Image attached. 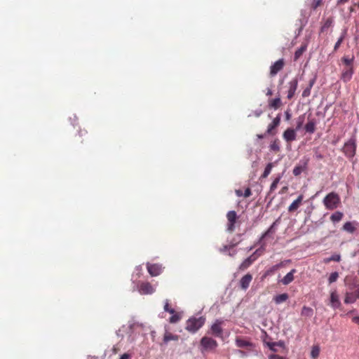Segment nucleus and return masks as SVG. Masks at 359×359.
I'll return each instance as SVG.
<instances>
[{"mask_svg": "<svg viewBox=\"0 0 359 359\" xmlns=\"http://www.w3.org/2000/svg\"><path fill=\"white\" fill-rule=\"evenodd\" d=\"M323 203L327 210H333L340 205L341 198L338 194L332 191L325 196Z\"/></svg>", "mask_w": 359, "mask_h": 359, "instance_id": "f257e3e1", "label": "nucleus"}, {"mask_svg": "<svg viewBox=\"0 0 359 359\" xmlns=\"http://www.w3.org/2000/svg\"><path fill=\"white\" fill-rule=\"evenodd\" d=\"M205 322V318L203 316L190 318L187 320L185 329L189 332L195 333L203 326Z\"/></svg>", "mask_w": 359, "mask_h": 359, "instance_id": "f03ea898", "label": "nucleus"}, {"mask_svg": "<svg viewBox=\"0 0 359 359\" xmlns=\"http://www.w3.org/2000/svg\"><path fill=\"white\" fill-rule=\"evenodd\" d=\"M356 149V140L355 138L352 137L344 143L341 149V151L344 153L346 158L351 160L355 155Z\"/></svg>", "mask_w": 359, "mask_h": 359, "instance_id": "7ed1b4c3", "label": "nucleus"}, {"mask_svg": "<svg viewBox=\"0 0 359 359\" xmlns=\"http://www.w3.org/2000/svg\"><path fill=\"white\" fill-rule=\"evenodd\" d=\"M200 345L202 347V352L210 351L215 350L217 347L218 343L211 337H203L200 341Z\"/></svg>", "mask_w": 359, "mask_h": 359, "instance_id": "20e7f679", "label": "nucleus"}, {"mask_svg": "<svg viewBox=\"0 0 359 359\" xmlns=\"http://www.w3.org/2000/svg\"><path fill=\"white\" fill-rule=\"evenodd\" d=\"M227 224L226 230L229 233H232L235 231L236 223L238 219V216L234 210L229 211L226 214Z\"/></svg>", "mask_w": 359, "mask_h": 359, "instance_id": "39448f33", "label": "nucleus"}, {"mask_svg": "<svg viewBox=\"0 0 359 359\" xmlns=\"http://www.w3.org/2000/svg\"><path fill=\"white\" fill-rule=\"evenodd\" d=\"M285 62L283 58L279 59L275 62L270 67V76H275L285 67Z\"/></svg>", "mask_w": 359, "mask_h": 359, "instance_id": "423d86ee", "label": "nucleus"}, {"mask_svg": "<svg viewBox=\"0 0 359 359\" xmlns=\"http://www.w3.org/2000/svg\"><path fill=\"white\" fill-rule=\"evenodd\" d=\"M222 321L221 320H216L210 327V334L216 337H222L223 329L222 327Z\"/></svg>", "mask_w": 359, "mask_h": 359, "instance_id": "0eeeda50", "label": "nucleus"}, {"mask_svg": "<svg viewBox=\"0 0 359 359\" xmlns=\"http://www.w3.org/2000/svg\"><path fill=\"white\" fill-rule=\"evenodd\" d=\"M147 269L149 273L151 276H157L162 273L163 267L161 264H149L147 263Z\"/></svg>", "mask_w": 359, "mask_h": 359, "instance_id": "6e6552de", "label": "nucleus"}, {"mask_svg": "<svg viewBox=\"0 0 359 359\" xmlns=\"http://www.w3.org/2000/svg\"><path fill=\"white\" fill-rule=\"evenodd\" d=\"M139 291L142 294H151L155 292V288L149 282H142L139 285Z\"/></svg>", "mask_w": 359, "mask_h": 359, "instance_id": "1a4fd4ad", "label": "nucleus"}, {"mask_svg": "<svg viewBox=\"0 0 359 359\" xmlns=\"http://www.w3.org/2000/svg\"><path fill=\"white\" fill-rule=\"evenodd\" d=\"M333 24L334 19L332 17H329L326 19H323L321 21L320 34L327 33L328 30L332 27Z\"/></svg>", "mask_w": 359, "mask_h": 359, "instance_id": "9d476101", "label": "nucleus"}, {"mask_svg": "<svg viewBox=\"0 0 359 359\" xmlns=\"http://www.w3.org/2000/svg\"><path fill=\"white\" fill-rule=\"evenodd\" d=\"M288 85H289V88H288V90H287V98L288 100H291L294 94H295V92L297 89V87H298V80L296 78H294L292 79L289 83H288Z\"/></svg>", "mask_w": 359, "mask_h": 359, "instance_id": "9b49d317", "label": "nucleus"}, {"mask_svg": "<svg viewBox=\"0 0 359 359\" xmlns=\"http://www.w3.org/2000/svg\"><path fill=\"white\" fill-rule=\"evenodd\" d=\"M296 131L297 130L291 128L286 129L283 134V139L288 143L295 140L297 137Z\"/></svg>", "mask_w": 359, "mask_h": 359, "instance_id": "f8f14e48", "label": "nucleus"}, {"mask_svg": "<svg viewBox=\"0 0 359 359\" xmlns=\"http://www.w3.org/2000/svg\"><path fill=\"white\" fill-rule=\"evenodd\" d=\"M353 73H354L353 67H344V69H343L341 74V79L344 82L346 83L351 79Z\"/></svg>", "mask_w": 359, "mask_h": 359, "instance_id": "ddd939ff", "label": "nucleus"}, {"mask_svg": "<svg viewBox=\"0 0 359 359\" xmlns=\"http://www.w3.org/2000/svg\"><path fill=\"white\" fill-rule=\"evenodd\" d=\"M359 299V289L354 292H346L344 299L345 304H353Z\"/></svg>", "mask_w": 359, "mask_h": 359, "instance_id": "4468645a", "label": "nucleus"}, {"mask_svg": "<svg viewBox=\"0 0 359 359\" xmlns=\"http://www.w3.org/2000/svg\"><path fill=\"white\" fill-rule=\"evenodd\" d=\"M236 344L239 348H245L248 350H252L254 348V344L252 342L241 337L236 339Z\"/></svg>", "mask_w": 359, "mask_h": 359, "instance_id": "2eb2a0df", "label": "nucleus"}, {"mask_svg": "<svg viewBox=\"0 0 359 359\" xmlns=\"http://www.w3.org/2000/svg\"><path fill=\"white\" fill-rule=\"evenodd\" d=\"M304 199V195L300 194L296 200H294L288 207V211L290 212H293L297 210L300 205H302V201Z\"/></svg>", "mask_w": 359, "mask_h": 359, "instance_id": "dca6fc26", "label": "nucleus"}, {"mask_svg": "<svg viewBox=\"0 0 359 359\" xmlns=\"http://www.w3.org/2000/svg\"><path fill=\"white\" fill-rule=\"evenodd\" d=\"M330 305L333 309L339 308L341 306L339 297L336 291H333L330 294Z\"/></svg>", "mask_w": 359, "mask_h": 359, "instance_id": "f3484780", "label": "nucleus"}, {"mask_svg": "<svg viewBox=\"0 0 359 359\" xmlns=\"http://www.w3.org/2000/svg\"><path fill=\"white\" fill-rule=\"evenodd\" d=\"M297 272V270L293 269H292L289 273H287L281 280L280 283L284 285H287L290 283H292L294 279V274Z\"/></svg>", "mask_w": 359, "mask_h": 359, "instance_id": "a211bd4d", "label": "nucleus"}, {"mask_svg": "<svg viewBox=\"0 0 359 359\" xmlns=\"http://www.w3.org/2000/svg\"><path fill=\"white\" fill-rule=\"evenodd\" d=\"M280 123V116L278 114L276 118H273V121L268 126L266 133L274 134L273 130L277 128Z\"/></svg>", "mask_w": 359, "mask_h": 359, "instance_id": "6ab92c4d", "label": "nucleus"}, {"mask_svg": "<svg viewBox=\"0 0 359 359\" xmlns=\"http://www.w3.org/2000/svg\"><path fill=\"white\" fill-rule=\"evenodd\" d=\"M307 161L304 163H299L297 164L293 169L292 173L294 176H299L302 174V172L305 171L307 168Z\"/></svg>", "mask_w": 359, "mask_h": 359, "instance_id": "aec40b11", "label": "nucleus"}, {"mask_svg": "<svg viewBox=\"0 0 359 359\" xmlns=\"http://www.w3.org/2000/svg\"><path fill=\"white\" fill-rule=\"evenodd\" d=\"M257 259L255 255H252L247 259H245L239 266V269L241 271H244L248 269Z\"/></svg>", "mask_w": 359, "mask_h": 359, "instance_id": "412c9836", "label": "nucleus"}, {"mask_svg": "<svg viewBox=\"0 0 359 359\" xmlns=\"http://www.w3.org/2000/svg\"><path fill=\"white\" fill-rule=\"evenodd\" d=\"M252 280V276L251 274L248 273L245 275L240 280L241 287L243 290H246L249 285L250 282Z\"/></svg>", "mask_w": 359, "mask_h": 359, "instance_id": "4be33fe9", "label": "nucleus"}, {"mask_svg": "<svg viewBox=\"0 0 359 359\" xmlns=\"http://www.w3.org/2000/svg\"><path fill=\"white\" fill-rule=\"evenodd\" d=\"M269 107L273 109H279L282 105V102L280 97H276L274 99H271L268 102Z\"/></svg>", "mask_w": 359, "mask_h": 359, "instance_id": "5701e85b", "label": "nucleus"}, {"mask_svg": "<svg viewBox=\"0 0 359 359\" xmlns=\"http://www.w3.org/2000/svg\"><path fill=\"white\" fill-rule=\"evenodd\" d=\"M316 83V77L311 79L309 82L308 86L303 90L302 92V97H307L311 95V90L312 87Z\"/></svg>", "mask_w": 359, "mask_h": 359, "instance_id": "b1692460", "label": "nucleus"}, {"mask_svg": "<svg viewBox=\"0 0 359 359\" xmlns=\"http://www.w3.org/2000/svg\"><path fill=\"white\" fill-rule=\"evenodd\" d=\"M316 123L314 119L309 120L304 126L306 132L310 134L313 133L316 130Z\"/></svg>", "mask_w": 359, "mask_h": 359, "instance_id": "393cba45", "label": "nucleus"}, {"mask_svg": "<svg viewBox=\"0 0 359 359\" xmlns=\"http://www.w3.org/2000/svg\"><path fill=\"white\" fill-rule=\"evenodd\" d=\"M307 49V44H302L294 53V60L297 61Z\"/></svg>", "mask_w": 359, "mask_h": 359, "instance_id": "a878e982", "label": "nucleus"}, {"mask_svg": "<svg viewBox=\"0 0 359 359\" xmlns=\"http://www.w3.org/2000/svg\"><path fill=\"white\" fill-rule=\"evenodd\" d=\"M320 348L319 345H313L311 348V357L313 359H317L320 355Z\"/></svg>", "mask_w": 359, "mask_h": 359, "instance_id": "bb28decb", "label": "nucleus"}, {"mask_svg": "<svg viewBox=\"0 0 359 359\" xmlns=\"http://www.w3.org/2000/svg\"><path fill=\"white\" fill-rule=\"evenodd\" d=\"M288 294L287 293L280 294L278 295H276L274 297V302L276 304H279L284 302H285L288 299Z\"/></svg>", "mask_w": 359, "mask_h": 359, "instance_id": "cd10ccee", "label": "nucleus"}, {"mask_svg": "<svg viewBox=\"0 0 359 359\" xmlns=\"http://www.w3.org/2000/svg\"><path fill=\"white\" fill-rule=\"evenodd\" d=\"M346 33H347V30L346 29H344L341 35V36L338 39L337 41L336 42V43L334 44V51L336 52L339 46H341V44L342 43L346 35Z\"/></svg>", "mask_w": 359, "mask_h": 359, "instance_id": "c85d7f7f", "label": "nucleus"}, {"mask_svg": "<svg viewBox=\"0 0 359 359\" xmlns=\"http://www.w3.org/2000/svg\"><path fill=\"white\" fill-rule=\"evenodd\" d=\"M179 339V336L176 334H172L170 332H165L163 337V341L167 343L169 341L174 340L177 341Z\"/></svg>", "mask_w": 359, "mask_h": 359, "instance_id": "c756f323", "label": "nucleus"}, {"mask_svg": "<svg viewBox=\"0 0 359 359\" xmlns=\"http://www.w3.org/2000/svg\"><path fill=\"white\" fill-rule=\"evenodd\" d=\"M343 216H344V215L341 212L337 211L331 215L330 219L334 223L338 222L341 220V219L343 218Z\"/></svg>", "mask_w": 359, "mask_h": 359, "instance_id": "7c9ffc66", "label": "nucleus"}, {"mask_svg": "<svg viewBox=\"0 0 359 359\" xmlns=\"http://www.w3.org/2000/svg\"><path fill=\"white\" fill-rule=\"evenodd\" d=\"M353 60H354V56H352L351 57H348L347 56H344L341 58V62L345 65V67H353Z\"/></svg>", "mask_w": 359, "mask_h": 359, "instance_id": "2f4dec72", "label": "nucleus"}, {"mask_svg": "<svg viewBox=\"0 0 359 359\" xmlns=\"http://www.w3.org/2000/svg\"><path fill=\"white\" fill-rule=\"evenodd\" d=\"M273 168V163H269L265 169H264V171L263 172V174L262 175L261 177L262 178H266L269 174L271 173V170L272 168Z\"/></svg>", "mask_w": 359, "mask_h": 359, "instance_id": "473e14b6", "label": "nucleus"}, {"mask_svg": "<svg viewBox=\"0 0 359 359\" xmlns=\"http://www.w3.org/2000/svg\"><path fill=\"white\" fill-rule=\"evenodd\" d=\"M270 149L275 152H278L280 149V141L278 139H276L273 141L270 144Z\"/></svg>", "mask_w": 359, "mask_h": 359, "instance_id": "72a5a7b5", "label": "nucleus"}, {"mask_svg": "<svg viewBox=\"0 0 359 359\" xmlns=\"http://www.w3.org/2000/svg\"><path fill=\"white\" fill-rule=\"evenodd\" d=\"M343 229L349 233H353L355 230V227L351 222H346L343 226Z\"/></svg>", "mask_w": 359, "mask_h": 359, "instance_id": "f704fd0d", "label": "nucleus"}, {"mask_svg": "<svg viewBox=\"0 0 359 359\" xmlns=\"http://www.w3.org/2000/svg\"><path fill=\"white\" fill-rule=\"evenodd\" d=\"M305 121V115L299 116L296 121V128L295 130H299L303 126Z\"/></svg>", "mask_w": 359, "mask_h": 359, "instance_id": "c9c22d12", "label": "nucleus"}, {"mask_svg": "<svg viewBox=\"0 0 359 359\" xmlns=\"http://www.w3.org/2000/svg\"><path fill=\"white\" fill-rule=\"evenodd\" d=\"M313 315V309L306 306H303L302 310V316L311 317Z\"/></svg>", "mask_w": 359, "mask_h": 359, "instance_id": "e433bc0d", "label": "nucleus"}, {"mask_svg": "<svg viewBox=\"0 0 359 359\" xmlns=\"http://www.w3.org/2000/svg\"><path fill=\"white\" fill-rule=\"evenodd\" d=\"M172 314V316L169 319V322L170 323H176L177 322H179L181 319V315L178 313H176L175 311L174 313H171Z\"/></svg>", "mask_w": 359, "mask_h": 359, "instance_id": "4c0bfd02", "label": "nucleus"}, {"mask_svg": "<svg viewBox=\"0 0 359 359\" xmlns=\"http://www.w3.org/2000/svg\"><path fill=\"white\" fill-rule=\"evenodd\" d=\"M280 178H281V177L278 176L276 179H274V180L273 181V182L271 183V184L270 186L269 192H273V191H275V189L277 188V186L280 180Z\"/></svg>", "mask_w": 359, "mask_h": 359, "instance_id": "58836bf2", "label": "nucleus"}, {"mask_svg": "<svg viewBox=\"0 0 359 359\" xmlns=\"http://www.w3.org/2000/svg\"><path fill=\"white\" fill-rule=\"evenodd\" d=\"M283 345V342H271V343H268V346L269 347V348L271 351H274V352L277 351V349L276 348V346H282Z\"/></svg>", "mask_w": 359, "mask_h": 359, "instance_id": "ea45409f", "label": "nucleus"}, {"mask_svg": "<svg viewBox=\"0 0 359 359\" xmlns=\"http://www.w3.org/2000/svg\"><path fill=\"white\" fill-rule=\"evenodd\" d=\"M338 278H339V273L337 272L332 273L330 275L329 278H328L329 283L331 284V283L337 281Z\"/></svg>", "mask_w": 359, "mask_h": 359, "instance_id": "a19ab883", "label": "nucleus"}, {"mask_svg": "<svg viewBox=\"0 0 359 359\" xmlns=\"http://www.w3.org/2000/svg\"><path fill=\"white\" fill-rule=\"evenodd\" d=\"M163 309H164L165 311L168 312L170 313H175V309L170 307L169 302H168V299L165 302V304H164V308Z\"/></svg>", "mask_w": 359, "mask_h": 359, "instance_id": "79ce46f5", "label": "nucleus"}, {"mask_svg": "<svg viewBox=\"0 0 359 359\" xmlns=\"http://www.w3.org/2000/svg\"><path fill=\"white\" fill-rule=\"evenodd\" d=\"M322 4V1L321 0H313L312 4H311V7L313 8V9H316L317 8L318 6H320Z\"/></svg>", "mask_w": 359, "mask_h": 359, "instance_id": "37998d69", "label": "nucleus"}, {"mask_svg": "<svg viewBox=\"0 0 359 359\" xmlns=\"http://www.w3.org/2000/svg\"><path fill=\"white\" fill-rule=\"evenodd\" d=\"M269 359H287V358L278 354H270L269 355Z\"/></svg>", "mask_w": 359, "mask_h": 359, "instance_id": "c03bdc74", "label": "nucleus"}, {"mask_svg": "<svg viewBox=\"0 0 359 359\" xmlns=\"http://www.w3.org/2000/svg\"><path fill=\"white\" fill-rule=\"evenodd\" d=\"M332 262H339L341 260V256L339 254H334L331 257Z\"/></svg>", "mask_w": 359, "mask_h": 359, "instance_id": "a18cd8bd", "label": "nucleus"}, {"mask_svg": "<svg viewBox=\"0 0 359 359\" xmlns=\"http://www.w3.org/2000/svg\"><path fill=\"white\" fill-rule=\"evenodd\" d=\"M279 266H280L279 264L273 266L270 270L266 271L265 276H267V275H269L270 273H273V271H276V269H278L279 268Z\"/></svg>", "mask_w": 359, "mask_h": 359, "instance_id": "49530a36", "label": "nucleus"}, {"mask_svg": "<svg viewBox=\"0 0 359 359\" xmlns=\"http://www.w3.org/2000/svg\"><path fill=\"white\" fill-rule=\"evenodd\" d=\"M274 224H275V223H273V224L271 225V227L262 235V239L264 238V237H266L270 233L273 232V228Z\"/></svg>", "mask_w": 359, "mask_h": 359, "instance_id": "de8ad7c7", "label": "nucleus"}, {"mask_svg": "<svg viewBox=\"0 0 359 359\" xmlns=\"http://www.w3.org/2000/svg\"><path fill=\"white\" fill-rule=\"evenodd\" d=\"M252 195V191H251V189L248 187L245 190V192L243 194V196L245 198H248V197H250V196Z\"/></svg>", "mask_w": 359, "mask_h": 359, "instance_id": "09e8293b", "label": "nucleus"}, {"mask_svg": "<svg viewBox=\"0 0 359 359\" xmlns=\"http://www.w3.org/2000/svg\"><path fill=\"white\" fill-rule=\"evenodd\" d=\"M120 359H130V355L128 353H124L121 356Z\"/></svg>", "mask_w": 359, "mask_h": 359, "instance_id": "8fccbe9b", "label": "nucleus"}, {"mask_svg": "<svg viewBox=\"0 0 359 359\" xmlns=\"http://www.w3.org/2000/svg\"><path fill=\"white\" fill-rule=\"evenodd\" d=\"M352 320H353V323L359 325V316H354L352 318Z\"/></svg>", "mask_w": 359, "mask_h": 359, "instance_id": "3c124183", "label": "nucleus"}, {"mask_svg": "<svg viewBox=\"0 0 359 359\" xmlns=\"http://www.w3.org/2000/svg\"><path fill=\"white\" fill-rule=\"evenodd\" d=\"M236 194L239 197L243 196V191L240 189L236 190Z\"/></svg>", "mask_w": 359, "mask_h": 359, "instance_id": "603ef678", "label": "nucleus"}, {"mask_svg": "<svg viewBox=\"0 0 359 359\" xmlns=\"http://www.w3.org/2000/svg\"><path fill=\"white\" fill-rule=\"evenodd\" d=\"M349 0H337V5L344 4L348 2Z\"/></svg>", "mask_w": 359, "mask_h": 359, "instance_id": "864d4df0", "label": "nucleus"}, {"mask_svg": "<svg viewBox=\"0 0 359 359\" xmlns=\"http://www.w3.org/2000/svg\"><path fill=\"white\" fill-rule=\"evenodd\" d=\"M290 118H291V114H290V112L287 111H285V118H286V120L288 121V120L290 119Z\"/></svg>", "mask_w": 359, "mask_h": 359, "instance_id": "5fc2aeb1", "label": "nucleus"}, {"mask_svg": "<svg viewBox=\"0 0 359 359\" xmlns=\"http://www.w3.org/2000/svg\"><path fill=\"white\" fill-rule=\"evenodd\" d=\"M330 262H332L330 257H327V258L324 259V260H323V262L325 264H328Z\"/></svg>", "mask_w": 359, "mask_h": 359, "instance_id": "6e6d98bb", "label": "nucleus"}, {"mask_svg": "<svg viewBox=\"0 0 359 359\" xmlns=\"http://www.w3.org/2000/svg\"><path fill=\"white\" fill-rule=\"evenodd\" d=\"M272 94H273V93H272L271 89L268 88L267 92H266V95L267 96H271V95H272Z\"/></svg>", "mask_w": 359, "mask_h": 359, "instance_id": "4d7b16f0", "label": "nucleus"}, {"mask_svg": "<svg viewBox=\"0 0 359 359\" xmlns=\"http://www.w3.org/2000/svg\"><path fill=\"white\" fill-rule=\"evenodd\" d=\"M287 190V187H283V188H282V189H281V191H280V194H283V193H285Z\"/></svg>", "mask_w": 359, "mask_h": 359, "instance_id": "13d9d810", "label": "nucleus"}, {"mask_svg": "<svg viewBox=\"0 0 359 359\" xmlns=\"http://www.w3.org/2000/svg\"><path fill=\"white\" fill-rule=\"evenodd\" d=\"M257 137L259 139H262V138H264V135H257Z\"/></svg>", "mask_w": 359, "mask_h": 359, "instance_id": "bf43d9fd", "label": "nucleus"}, {"mask_svg": "<svg viewBox=\"0 0 359 359\" xmlns=\"http://www.w3.org/2000/svg\"><path fill=\"white\" fill-rule=\"evenodd\" d=\"M318 157L319 158H322V156H321L320 155H319Z\"/></svg>", "mask_w": 359, "mask_h": 359, "instance_id": "052dcab7", "label": "nucleus"}, {"mask_svg": "<svg viewBox=\"0 0 359 359\" xmlns=\"http://www.w3.org/2000/svg\"><path fill=\"white\" fill-rule=\"evenodd\" d=\"M358 7H359V4H358Z\"/></svg>", "mask_w": 359, "mask_h": 359, "instance_id": "680f3d73", "label": "nucleus"}]
</instances>
